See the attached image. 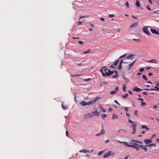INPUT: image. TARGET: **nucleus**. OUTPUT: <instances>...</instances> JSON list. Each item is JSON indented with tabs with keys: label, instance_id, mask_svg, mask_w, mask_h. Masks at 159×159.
Instances as JSON below:
<instances>
[{
	"label": "nucleus",
	"instance_id": "de8ad7c7",
	"mask_svg": "<svg viewBox=\"0 0 159 159\" xmlns=\"http://www.w3.org/2000/svg\"><path fill=\"white\" fill-rule=\"evenodd\" d=\"M141 106L145 105L146 103H145V102H142L141 103Z\"/></svg>",
	"mask_w": 159,
	"mask_h": 159
},
{
	"label": "nucleus",
	"instance_id": "a211bd4d",
	"mask_svg": "<svg viewBox=\"0 0 159 159\" xmlns=\"http://www.w3.org/2000/svg\"><path fill=\"white\" fill-rule=\"evenodd\" d=\"M133 144H129L127 142H125L124 143V145L126 146L130 147H133Z\"/></svg>",
	"mask_w": 159,
	"mask_h": 159
},
{
	"label": "nucleus",
	"instance_id": "ddd939ff",
	"mask_svg": "<svg viewBox=\"0 0 159 159\" xmlns=\"http://www.w3.org/2000/svg\"><path fill=\"white\" fill-rule=\"evenodd\" d=\"M130 143L132 144H134L135 145H136V146H139V147L141 148H142V146H143V145H142V144H139L137 143H132L131 142H130Z\"/></svg>",
	"mask_w": 159,
	"mask_h": 159
},
{
	"label": "nucleus",
	"instance_id": "6e6d98bb",
	"mask_svg": "<svg viewBox=\"0 0 159 159\" xmlns=\"http://www.w3.org/2000/svg\"><path fill=\"white\" fill-rule=\"evenodd\" d=\"M66 135L67 137H68V132L66 130Z\"/></svg>",
	"mask_w": 159,
	"mask_h": 159
},
{
	"label": "nucleus",
	"instance_id": "052dcab7",
	"mask_svg": "<svg viewBox=\"0 0 159 159\" xmlns=\"http://www.w3.org/2000/svg\"><path fill=\"white\" fill-rule=\"evenodd\" d=\"M117 141L119 143H123L124 144V143L125 142H123V141H121L119 140H117Z\"/></svg>",
	"mask_w": 159,
	"mask_h": 159
},
{
	"label": "nucleus",
	"instance_id": "39448f33",
	"mask_svg": "<svg viewBox=\"0 0 159 159\" xmlns=\"http://www.w3.org/2000/svg\"><path fill=\"white\" fill-rule=\"evenodd\" d=\"M143 31L147 34L149 35L151 33L147 29V27H144L143 28Z\"/></svg>",
	"mask_w": 159,
	"mask_h": 159
},
{
	"label": "nucleus",
	"instance_id": "7ed1b4c3",
	"mask_svg": "<svg viewBox=\"0 0 159 159\" xmlns=\"http://www.w3.org/2000/svg\"><path fill=\"white\" fill-rule=\"evenodd\" d=\"M135 56V55L134 54H130L127 56L125 58H124V60L125 59H130L131 60H132L134 59V57Z\"/></svg>",
	"mask_w": 159,
	"mask_h": 159
},
{
	"label": "nucleus",
	"instance_id": "6ab92c4d",
	"mask_svg": "<svg viewBox=\"0 0 159 159\" xmlns=\"http://www.w3.org/2000/svg\"><path fill=\"white\" fill-rule=\"evenodd\" d=\"M87 102L85 101H82L80 102V104L82 106H85L87 105Z\"/></svg>",
	"mask_w": 159,
	"mask_h": 159
},
{
	"label": "nucleus",
	"instance_id": "2f4dec72",
	"mask_svg": "<svg viewBox=\"0 0 159 159\" xmlns=\"http://www.w3.org/2000/svg\"><path fill=\"white\" fill-rule=\"evenodd\" d=\"M126 56H127V54H124L123 55L120 56L119 58V59H121V58H124V57H125Z\"/></svg>",
	"mask_w": 159,
	"mask_h": 159
},
{
	"label": "nucleus",
	"instance_id": "4468645a",
	"mask_svg": "<svg viewBox=\"0 0 159 159\" xmlns=\"http://www.w3.org/2000/svg\"><path fill=\"white\" fill-rule=\"evenodd\" d=\"M147 62L149 63H156L157 62V61L154 59H152L151 60L147 61Z\"/></svg>",
	"mask_w": 159,
	"mask_h": 159
},
{
	"label": "nucleus",
	"instance_id": "603ef678",
	"mask_svg": "<svg viewBox=\"0 0 159 159\" xmlns=\"http://www.w3.org/2000/svg\"><path fill=\"white\" fill-rule=\"evenodd\" d=\"M91 80V79H89V78L85 79L84 80L85 81H88L90 80Z\"/></svg>",
	"mask_w": 159,
	"mask_h": 159
},
{
	"label": "nucleus",
	"instance_id": "680f3d73",
	"mask_svg": "<svg viewBox=\"0 0 159 159\" xmlns=\"http://www.w3.org/2000/svg\"><path fill=\"white\" fill-rule=\"evenodd\" d=\"M124 62V60L123 59H121L120 62L119 63H120L121 64H122Z\"/></svg>",
	"mask_w": 159,
	"mask_h": 159
},
{
	"label": "nucleus",
	"instance_id": "423d86ee",
	"mask_svg": "<svg viewBox=\"0 0 159 159\" xmlns=\"http://www.w3.org/2000/svg\"><path fill=\"white\" fill-rule=\"evenodd\" d=\"M105 131L103 129H101L100 132L96 134V136H99L102 135H103L105 134Z\"/></svg>",
	"mask_w": 159,
	"mask_h": 159
},
{
	"label": "nucleus",
	"instance_id": "9d476101",
	"mask_svg": "<svg viewBox=\"0 0 159 159\" xmlns=\"http://www.w3.org/2000/svg\"><path fill=\"white\" fill-rule=\"evenodd\" d=\"M83 116L84 118H85L93 117L92 115L90 113L84 114Z\"/></svg>",
	"mask_w": 159,
	"mask_h": 159
},
{
	"label": "nucleus",
	"instance_id": "864d4df0",
	"mask_svg": "<svg viewBox=\"0 0 159 159\" xmlns=\"http://www.w3.org/2000/svg\"><path fill=\"white\" fill-rule=\"evenodd\" d=\"M83 22V21H79L77 23V25H81V23L82 22Z\"/></svg>",
	"mask_w": 159,
	"mask_h": 159
},
{
	"label": "nucleus",
	"instance_id": "a18cd8bd",
	"mask_svg": "<svg viewBox=\"0 0 159 159\" xmlns=\"http://www.w3.org/2000/svg\"><path fill=\"white\" fill-rule=\"evenodd\" d=\"M114 102L115 103H116L117 104H118V105H120V104L117 102V101L116 100H114Z\"/></svg>",
	"mask_w": 159,
	"mask_h": 159
},
{
	"label": "nucleus",
	"instance_id": "774afa93",
	"mask_svg": "<svg viewBox=\"0 0 159 159\" xmlns=\"http://www.w3.org/2000/svg\"><path fill=\"white\" fill-rule=\"evenodd\" d=\"M119 90V88L117 86L115 88V91H118Z\"/></svg>",
	"mask_w": 159,
	"mask_h": 159
},
{
	"label": "nucleus",
	"instance_id": "5fc2aeb1",
	"mask_svg": "<svg viewBox=\"0 0 159 159\" xmlns=\"http://www.w3.org/2000/svg\"><path fill=\"white\" fill-rule=\"evenodd\" d=\"M78 43H79L80 44H83V41H78Z\"/></svg>",
	"mask_w": 159,
	"mask_h": 159
},
{
	"label": "nucleus",
	"instance_id": "b1692460",
	"mask_svg": "<svg viewBox=\"0 0 159 159\" xmlns=\"http://www.w3.org/2000/svg\"><path fill=\"white\" fill-rule=\"evenodd\" d=\"M136 123L135 122H134L132 125V128H136Z\"/></svg>",
	"mask_w": 159,
	"mask_h": 159
},
{
	"label": "nucleus",
	"instance_id": "8fccbe9b",
	"mask_svg": "<svg viewBox=\"0 0 159 159\" xmlns=\"http://www.w3.org/2000/svg\"><path fill=\"white\" fill-rule=\"evenodd\" d=\"M124 108H125V110L126 111H128L129 108L126 107H124Z\"/></svg>",
	"mask_w": 159,
	"mask_h": 159
},
{
	"label": "nucleus",
	"instance_id": "58836bf2",
	"mask_svg": "<svg viewBox=\"0 0 159 159\" xmlns=\"http://www.w3.org/2000/svg\"><path fill=\"white\" fill-rule=\"evenodd\" d=\"M125 5L127 8L129 7V4L128 2L127 1L126 2L125 4Z\"/></svg>",
	"mask_w": 159,
	"mask_h": 159
},
{
	"label": "nucleus",
	"instance_id": "72a5a7b5",
	"mask_svg": "<svg viewBox=\"0 0 159 159\" xmlns=\"http://www.w3.org/2000/svg\"><path fill=\"white\" fill-rule=\"evenodd\" d=\"M154 146L155 147H156V144L155 143H151L149 144H147V146H148V147H151L152 146Z\"/></svg>",
	"mask_w": 159,
	"mask_h": 159
},
{
	"label": "nucleus",
	"instance_id": "3c124183",
	"mask_svg": "<svg viewBox=\"0 0 159 159\" xmlns=\"http://www.w3.org/2000/svg\"><path fill=\"white\" fill-rule=\"evenodd\" d=\"M144 70V69L143 67H142L139 69V71L140 72H142Z\"/></svg>",
	"mask_w": 159,
	"mask_h": 159
},
{
	"label": "nucleus",
	"instance_id": "f704fd0d",
	"mask_svg": "<svg viewBox=\"0 0 159 159\" xmlns=\"http://www.w3.org/2000/svg\"><path fill=\"white\" fill-rule=\"evenodd\" d=\"M128 93H126L125 95H123L122 96V97L124 98H126L128 96Z\"/></svg>",
	"mask_w": 159,
	"mask_h": 159
},
{
	"label": "nucleus",
	"instance_id": "79ce46f5",
	"mask_svg": "<svg viewBox=\"0 0 159 159\" xmlns=\"http://www.w3.org/2000/svg\"><path fill=\"white\" fill-rule=\"evenodd\" d=\"M118 77V75L117 74H116L115 75H113L112 76V78H116Z\"/></svg>",
	"mask_w": 159,
	"mask_h": 159
},
{
	"label": "nucleus",
	"instance_id": "13d9d810",
	"mask_svg": "<svg viewBox=\"0 0 159 159\" xmlns=\"http://www.w3.org/2000/svg\"><path fill=\"white\" fill-rule=\"evenodd\" d=\"M128 121L130 123H133V122H134V121H133L132 120H131L130 119H128Z\"/></svg>",
	"mask_w": 159,
	"mask_h": 159
},
{
	"label": "nucleus",
	"instance_id": "c03bdc74",
	"mask_svg": "<svg viewBox=\"0 0 159 159\" xmlns=\"http://www.w3.org/2000/svg\"><path fill=\"white\" fill-rule=\"evenodd\" d=\"M122 64L120 63H119V65L118 66V68L119 69H121L122 67Z\"/></svg>",
	"mask_w": 159,
	"mask_h": 159
},
{
	"label": "nucleus",
	"instance_id": "7c9ffc66",
	"mask_svg": "<svg viewBox=\"0 0 159 159\" xmlns=\"http://www.w3.org/2000/svg\"><path fill=\"white\" fill-rule=\"evenodd\" d=\"M61 107L64 110H66L67 109V107L66 106L64 105L63 103L61 105Z\"/></svg>",
	"mask_w": 159,
	"mask_h": 159
},
{
	"label": "nucleus",
	"instance_id": "4d7b16f0",
	"mask_svg": "<svg viewBox=\"0 0 159 159\" xmlns=\"http://www.w3.org/2000/svg\"><path fill=\"white\" fill-rule=\"evenodd\" d=\"M137 112H138V111L137 110H136L134 112V114L135 115H137L138 114Z\"/></svg>",
	"mask_w": 159,
	"mask_h": 159
},
{
	"label": "nucleus",
	"instance_id": "1a4fd4ad",
	"mask_svg": "<svg viewBox=\"0 0 159 159\" xmlns=\"http://www.w3.org/2000/svg\"><path fill=\"white\" fill-rule=\"evenodd\" d=\"M92 113L94 116H98L100 114L99 112L97 111V109L95 111H92Z\"/></svg>",
	"mask_w": 159,
	"mask_h": 159
},
{
	"label": "nucleus",
	"instance_id": "c85d7f7f",
	"mask_svg": "<svg viewBox=\"0 0 159 159\" xmlns=\"http://www.w3.org/2000/svg\"><path fill=\"white\" fill-rule=\"evenodd\" d=\"M150 30L152 33L155 34L157 31V30L155 29H150Z\"/></svg>",
	"mask_w": 159,
	"mask_h": 159
},
{
	"label": "nucleus",
	"instance_id": "473e14b6",
	"mask_svg": "<svg viewBox=\"0 0 159 159\" xmlns=\"http://www.w3.org/2000/svg\"><path fill=\"white\" fill-rule=\"evenodd\" d=\"M126 85L125 84H123V88H122V89H123V91H125V92L126 91Z\"/></svg>",
	"mask_w": 159,
	"mask_h": 159
},
{
	"label": "nucleus",
	"instance_id": "2eb2a0df",
	"mask_svg": "<svg viewBox=\"0 0 159 159\" xmlns=\"http://www.w3.org/2000/svg\"><path fill=\"white\" fill-rule=\"evenodd\" d=\"M142 89L139 88L138 87H134L133 89V91H136L137 92H139L141 90H142Z\"/></svg>",
	"mask_w": 159,
	"mask_h": 159
},
{
	"label": "nucleus",
	"instance_id": "e433bc0d",
	"mask_svg": "<svg viewBox=\"0 0 159 159\" xmlns=\"http://www.w3.org/2000/svg\"><path fill=\"white\" fill-rule=\"evenodd\" d=\"M116 93V91L115 90L112 91L110 92V93L111 94H113Z\"/></svg>",
	"mask_w": 159,
	"mask_h": 159
},
{
	"label": "nucleus",
	"instance_id": "69168bd1",
	"mask_svg": "<svg viewBox=\"0 0 159 159\" xmlns=\"http://www.w3.org/2000/svg\"><path fill=\"white\" fill-rule=\"evenodd\" d=\"M138 100H139L140 101H143V99L142 98H138Z\"/></svg>",
	"mask_w": 159,
	"mask_h": 159
},
{
	"label": "nucleus",
	"instance_id": "412c9836",
	"mask_svg": "<svg viewBox=\"0 0 159 159\" xmlns=\"http://www.w3.org/2000/svg\"><path fill=\"white\" fill-rule=\"evenodd\" d=\"M141 128L142 129H145L146 130H148L150 129L149 128H147V127L145 125H143L142 126Z\"/></svg>",
	"mask_w": 159,
	"mask_h": 159
},
{
	"label": "nucleus",
	"instance_id": "bf43d9fd",
	"mask_svg": "<svg viewBox=\"0 0 159 159\" xmlns=\"http://www.w3.org/2000/svg\"><path fill=\"white\" fill-rule=\"evenodd\" d=\"M109 16L110 17H113L114 16V15L113 14H109Z\"/></svg>",
	"mask_w": 159,
	"mask_h": 159
},
{
	"label": "nucleus",
	"instance_id": "c756f323",
	"mask_svg": "<svg viewBox=\"0 0 159 159\" xmlns=\"http://www.w3.org/2000/svg\"><path fill=\"white\" fill-rule=\"evenodd\" d=\"M142 78H143L146 81H148V79L147 76L144 75H142Z\"/></svg>",
	"mask_w": 159,
	"mask_h": 159
},
{
	"label": "nucleus",
	"instance_id": "338daca9",
	"mask_svg": "<svg viewBox=\"0 0 159 159\" xmlns=\"http://www.w3.org/2000/svg\"><path fill=\"white\" fill-rule=\"evenodd\" d=\"M136 149V150L137 151H138L139 150V148L136 146V147L135 148Z\"/></svg>",
	"mask_w": 159,
	"mask_h": 159
},
{
	"label": "nucleus",
	"instance_id": "ea45409f",
	"mask_svg": "<svg viewBox=\"0 0 159 159\" xmlns=\"http://www.w3.org/2000/svg\"><path fill=\"white\" fill-rule=\"evenodd\" d=\"M124 80L125 81V82L126 83H128L129 82V80L126 78H125V79H124Z\"/></svg>",
	"mask_w": 159,
	"mask_h": 159
},
{
	"label": "nucleus",
	"instance_id": "9b49d317",
	"mask_svg": "<svg viewBox=\"0 0 159 159\" xmlns=\"http://www.w3.org/2000/svg\"><path fill=\"white\" fill-rule=\"evenodd\" d=\"M144 141L146 144H149L152 142V140L149 139H145L144 140Z\"/></svg>",
	"mask_w": 159,
	"mask_h": 159
},
{
	"label": "nucleus",
	"instance_id": "0e129e2a",
	"mask_svg": "<svg viewBox=\"0 0 159 159\" xmlns=\"http://www.w3.org/2000/svg\"><path fill=\"white\" fill-rule=\"evenodd\" d=\"M112 109L111 108H109L108 109V111H112Z\"/></svg>",
	"mask_w": 159,
	"mask_h": 159
},
{
	"label": "nucleus",
	"instance_id": "393cba45",
	"mask_svg": "<svg viewBox=\"0 0 159 159\" xmlns=\"http://www.w3.org/2000/svg\"><path fill=\"white\" fill-rule=\"evenodd\" d=\"M119 59H118V60H116L114 62V63H113V65L115 66H116L118 63L119 62Z\"/></svg>",
	"mask_w": 159,
	"mask_h": 159
},
{
	"label": "nucleus",
	"instance_id": "f8f14e48",
	"mask_svg": "<svg viewBox=\"0 0 159 159\" xmlns=\"http://www.w3.org/2000/svg\"><path fill=\"white\" fill-rule=\"evenodd\" d=\"M131 142L132 143H138L139 144H143V143L140 141H139L137 140H132L130 141V142Z\"/></svg>",
	"mask_w": 159,
	"mask_h": 159
},
{
	"label": "nucleus",
	"instance_id": "bb28decb",
	"mask_svg": "<svg viewBox=\"0 0 159 159\" xmlns=\"http://www.w3.org/2000/svg\"><path fill=\"white\" fill-rule=\"evenodd\" d=\"M133 40L134 41H135L136 42H139L141 41V40L139 39H133Z\"/></svg>",
	"mask_w": 159,
	"mask_h": 159
},
{
	"label": "nucleus",
	"instance_id": "f257e3e1",
	"mask_svg": "<svg viewBox=\"0 0 159 159\" xmlns=\"http://www.w3.org/2000/svg\"><path fill=\"white\" fill-rule=\"evenodd\" d=\"M99 98L98 97H96L93 100H91L88 102H87V105H92L94 103H95Z\"/></svg>",
	"mask_w": 159,
	"mask_h": 159
},
{
	"label": "nucleus",
	"instance_id": "5701e85b",
	"mask_svg": "<svg viewBox=\"0 0 159 159\" xmlns=\"http://www.w3.org/2000/svg\"><path fill=\"white\" fill-rule=\"evenodd\" d=\"M135 5L138 7H140V2L139 0H136Z\"/></svg>",
	"mask_w": 159,
	"mask_h": 159
},
{
	"label": "nucleus",
	"instance_id": "a19ab883",
	"mask_svg": "<svg viewBox=\"0 0 159 159\" xmlns=\"http://www.w3.org/2000/svg\"><path fill=\"white\" fill-rule=\"evenodd\" d=\"M104 151H101L99 152V153H98V155L99 156L101 154H102L103 152Z\"/></svg>",
	"mask_w": 159,
	"mask_h": 159
},
{
	"label": "nucleus",
	"instance_id": "dca6fc26",
	"mask_svg": "<svg viewBox=\"0 0 159 159\" xmlns=\"http://www.w3.org/2000/svg\"><path fill=\"white\" fill-rule=\"evenodd\" d=\"M137 22L133 23L132 24L130 25V27L131 28H133L134 27H135L136 26H137Z\"/></svg>",
	"mask_w": 159,
	"mask_h": 159
},
{
	"label": "nucleus",
	"instance_id": "c9c22d12",
	"mask_svg": "<svg viewBox=\"0 0 159 159\" xmlns=\"http://www.w3.org/2000/svg\"><path fill=\"white\" fill-rule=\"evenodd\" d=\"M90 51V50L88 49L87 51H84L83 52V53L84 54H86L89 53Z\"/></svg>",
	"mask_w": 159,
	"mask_h": 159
},
{
	"label": "nucleus",
	"instance_id": "f3484780",
	"mask_svg": "<svg viewBox=\"0 0 159 159\" xmlns=\"http://www.w3.org/2000/svg\"><path fill=\"white\" fill-rule=\"evenodd\" d=\"M107 72H108V73H107L108 76H109V75H110L113 74L114 73V71H111L110 70H107Z\"/></svg>",
	"mask_w": 159,
	"mask_h": 159
},
{
	"label": "nucleus",
	"instance_id": "20e7f679",
	"mask_svg": "<svg viewBox=\"0 0 159 159\" xmlns=\"http://www.w3.org/2000/svg\"><path fill=\"white\" fill-rule=\"evenodd\" d=\"M93 151V149L91 151H90L89 150L85 149L80 150L79 151L80 152H83L84 153H91Z\"/></svg>",
	"mask_w": 159,
	"mask_h": 159
},
{
	"label": "nucleus",
	"instance_id": "6e6552de",
	"mask_svg": "<svg viewBox=\"0 0 159 159\" xmlns=\"http://www.w3.org/2000/svg\"><path fill=\"white\" fill-rule=\"evenodd\" d=\"M108 69H105L103 70V73H102V76L104 77L106 76H108L107 75V70Z\"/></svg>",
	"mask_w": 159,
	"mask_h": 159
},
{
	"label": "nucleus",
	"instance_id": "09e8293b",
	"mask_svg": "<svg viewBox=\"0 0 159 159\" xmlns=\"http://www.w3.org/2000/svg\"><path fill=\"white\" fill-rule=\"evenodd\" d=\"M156 136V134H153L152 135V137L151 138V139H152L154 137H155Z\"/></svg>",
	"mask_w": 159,
	"mask_h": 159
},
{
	"label": "nucleus",
	"instance_id": "37998d69",
	"mask_svg": "<svg viewBox=\"0 0 159 159\" xmlns=\"http://www.w3.org/2000/svg\"><path fill=\"white\" fill-rule=\"evenodd\" d=\"M136 131V128H133V131L132 132V133L133 134H135V133Z\"/></svg>",
	"mask_w": 159,
	"mask_h": 159
},
{
	"label": "nucleus",
	"instance_id": "4c0bfd02",
	"mask_svg": "<svg viewBox=\"0 0 159 159\" xmlns=\"http://www.w3.org/2000/svg\"><path fill=\"white\" fill-rule=\"evenodd\" d=\"M101 116L103 119L104 118H105L107 116V114H102L101 115Z\"/></svg>",
	"mask_w": 159,
	"mask_h": 159
},
{
	"label": "nucleus",
	"instance_id": "4be33fe9",
	"mask_svg": "<svg viewBox=\"0 0 159 159\" xmlns=\"http://www.w3.org/2000/svg\"><path fill=\"white\" fill-rule=\"evenodd\" d=\"M154 88L156 89H150V90H156L158 91L159 90V88H158L157 86H154Z\"/></svg>",
	"mask_w": 159,
	"mask_h": 159
},
{
	"label": "nucleus",
	"instance_id": "e2e57ef3",
	"mask_svg": "<svg viewBox=\"0 0 159 159\" xmlns=\"http://www.w3.org/2000/svg\"><path fill=\"white\" fill-rule=\"evenodd\" d=\"M148 6H150L149 5H148V6H147V9L149 10H151V9L150 7H149Z\"/></svg>",
	"mask_w": 159,
	"mask_h": 159
},
{
	"label": "nucleus",
	"instance_id": "f03ea898",
	"mask_svg": "<svg viewBox=\"0 0 159 159\" xmlns=\"http://www.w3.org/2000/svg\"><path fill=\"white\" fill-rule=\"evenodd\" d=\"M114 155V153L112 154V152L111 151H109L108 152L106 153L105 155H103V158L107 157L110 156L111 155L112 156Z\"/></svg>",
	"mask_w": 159,
	"mask_h": 159
},
{
	"label": "nucleus",
	"instance_id": "a878e982",
	"mask_svg": "<svg viewBox=\"0 0 159 159\" xmlns=\"http://www.w3.org/2000/svg\"><path fill=\"white\" fill-rule=\"evenodd\" d=\"M147 145H143L142 148L146 152L147 150Z\"/></svg>",
	"mask_w": 159,
	"mask_h": 159
},
{
	"label": "nucleus",
	"instance_id": "0eeeda50",
	"mask_svg": "<svg viewBox=\"0 0 159 159\" xmlns=\"http://www.w3.org/2000/svg\"><path fill=\"white\" fill-rule=\"evenodd\" d=\"M136 61V60H135L132 62L130 63L127 66L128 67V70H129L130 69L132 66L135 63Z\"/></svg>",
	"mask_w": 159,
	"mask_h": 159
},
{
	"label": "nucleus",
	"instance_id": "49530a36",
	"mask_svg": "<svg viewBox=\"0 0 159 159\" xmlns=\"http://www.w3.org/2000/svg\"><path fill=\"white\" fill-rule=\"evenodd\" d=\"M159 11V10H157L153 12L152 14H157V12Z\"/></svg>",
	"mask_w": 159,
	"mask_h": 159
},
{
	"label": "nucleus",
	"instance_id": "cd10ccee",
	"mask_svg": "<svg viewBox=\"0 0 159 159\" xmlns=\"http://www.w3.org/2000/svg\"><path fill=\"white\" fill-rule=\"evenodd\" d=\"M99 108L101 110V111H103V112H106V110L104 109L102 106H99Z\"/></svg>",
	"mask_w": 159,
	"mask_h": 159
},
{
	"label": "nucleus",
	"instance_id": "aec40b11",
	"mask_svg": "<svg viewBox=\"0 0 159 159\" xmlns=\"http://www.w3.org/2000/svg\"><path fill=\"white\" fill-rule=\"evenodd\" d=\"M118 116L115 114H113L112 116V119H117Z\"/></svg>",
	"mask_w": 159,
	"mask_h": 159
}]
</instances>
